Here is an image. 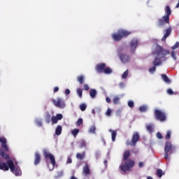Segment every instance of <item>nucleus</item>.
<instances>
[{"label": "nucleus", "instance_id": "1", "mask_svg": "<svg viewBox=\"0 0 179 179\" xmlns=\"http://www.w3.org/2000/svg\"><path fill=\"white\" fill-rule=\"evenodd\" d=\"M0 156L7 160L6 162H0V170H3V171H9V169L12 173H15V176H20L22 174V171H17V168L15 167V164L13 161L10 159L9 155L6 154L2 149L0 148Z\"/></svg>", "mask_w": 179, "mask_h": 179}, {"label": "nucleus", "instance_id": "2", "mask_svg": "<svg viewBox=\"0 0 179 179\" xmlns=\"http://www.w3.org/2000/svg\"><path fill=\"white\" fill-rule=\"evenodd\" d=\"M131 156V151L129 150H127L123 153V160H124V163L122 164L119 169L122 171L123 173H127V171H131V169L135 166V161L129 159V157Z\"/></svg>", "mask_w": 179, "mask_h": 179}, {"label": "nucleus", "instance_id": "3", "mask_svg": "<svg viewBox=\"0 0 179 179\" xmlns=\"http://www.w3.org/2000/svg\"><path fill=\"white\" fill-rule=\"evenodd\" d=\"M152 55H156L162 61H167V55H170V50L164 48L160 45H157L155 49L152 52Z\"/></svg>", "mask_w": 179, "mask_h": 179}, {"label": "nucleus", "instance_id": "4", "mask_svg": "<svg viewBox=\"0 0 179 179\" xmlns=\"http://www.w3.org/2000/svg\"><path fill=\"white\" fill-rule=\"evenodd\" d=\"M166 15L162 16V18L158 20V27L164 26L166 23L170 24V15H171V9L169 6H167L165 9Z\"/></svg>", "mask_w": 179, "mask_h": 179}, {"label": "nucleus", "instance_id": "5", "mask_svg": "<svg viewBox=\"0 0 179 179\" xmlns=\"http://www.w3.org/2000/svg\"><path fill=\"white\" fill-rule=\"evenodd\" d=\"M130 34H132V32L127 31L125 29H119L117 33L113 34L112 35V38L114 41H121L122 38H125V37H128Z\"/></svg>", "mask_w": 179, "mask_h": 179}, {"label": "nucleus", "instance_id": "6", "mask_svg": "<svg viewBox=\"0 0 179 179\" xmlns=\"http://www.w3.org/2000/svg\"><path fill=\"white\" fill-rule=\"evenodd\" d=\"M154 115L155 120H157V121H160L161 122H164V121L167 120V115L166 114V113L159 109L155 110Z\"/></svg>", "mask_w": 179, "mask_h": 179}, {"label": "nucleus", "instance_id": "7", "mask_svg": "<svg viewBox=\"0 0 179 179\" xmlns=\"http://www.w3.org/2000/svg\"><path fill=\"white\" fill-rule=\"evenodd\" d=\"M140 140L141 136L139 135V133L135 131L133 133L131 141H127V146H136V143H138V142H139Z\"/></svg>", "mask_w": 179, "mask_h": 179}, {"label": "nucleus", "instance_id": "8", "mask_svg": "<svg viewBox=\"0 0 179 179\" xmlns=\"http://www.w3.org/2000/svg\"><path fill=\"white\" fill-rule=\"evenodd\" d=\"M173 150H174V149L173 148V145H171V143L167 141L165 144L164 148V159H166V160H169V155H172Z\"/></svg>", "mask_w": 179, "mask_h": 179}, {"label": "nucleus", "instance_id": "9", "mask_svg": "<svg viewBox=\"0 0 179 179\" xmlns=\"http://www.w3.org/2000/svg\"><path fill=\"white\" fill-rule=\"evenodd\" d=\"M53 104L55 106V107H58V108H65V101L64 99L61 98H57V100L53 99L52 100Z\"/></svg>", "mask_w": 179, "mask_h": 179}, {"label": "nucleus", "instance_id": "10", "mask_svg": "<svg viewBox=\"0 0 179 179\" xmlns=\"http://www.w3.org/2000/svg\"><path fill=\"white\" fill-rule=\"evenodd\" d=\"M43 156H44L45 159H50V163L53 167L55 166V164H57V162H55V157H54V155H52V154H51L47 151H44Z\"/></svg>", "mask_w": 179, "mask_h": 179}, {"label": "nucleus", "instance_id": "11", "mask_svg": "<svg viewBox=\"0 0 179 179\" xmlns=\"http://www.w3.org/2000/svg\"><path fill=\"white\" fill-rule=\"evenodd\" d=\"M130 47L131 52L134 54V52H135V50H136V48L138 47V40L132 39L130 43Z\"/></svg>", "mask_w": 179, "mask_h": 179}, {"label": "nucleus", "instance_id": "12", "mask_svg": "<svg viewBox=\"0 0 179 179\" xmlns=\"http://www.w3.org/2000/svg\"><path fill=\"white\" fill-rule=\"evenodd\" d=\"M107 65L105 63L99 64L96 66V71L98 73H103L104 72V69Z\"/></svg>", "mask_w": 179, "mask_h": 179}, {"label": "nucleus", "instance_id": "13", "mask_svg": "<svg viewBox=\"0 0 179 179\" xmlns=\"http://www.w3.org/2000/svg\"><path fill=\"white\" fill-rule=\"evenodd\" d=\"M40 162H41V155L38 152H35L34 164L38 166V164H40Z\"/></svg>", "mask_w": 179, "mask_h": 179}, {"label": "nucleus", "instance_id": "14", "mask_svg": "<svg viewBox=\"0 0 179 179\" xmlns=\"http://www.w3.org/2000/svg\"><path fill=\"white\" fill-rule=\"evenodd\" d=\"M171 30H172L171 27H169V28L165 30V34L164 35V36L162 38V41H166L167 37H169V36H170V34H171Z\"/></svg>", "mask_w": 179, "mask_h": 179}, {"label": "nucleus", "instance_id": "15", "mask_svg": "<svg viewBox=\"0 0 179 179\" xmlns=\"http://www.w3.org/2000/svg\"><path fill=\"white\" fill-rule=\"evenodd\" d=\"M162 60H163V59H160L159 57L157 56L152 62V65L154 66H159L162 65Z\"/></svg>", "mask_w": 179, "mask_h": 179}, {"label": "nucleus", "instance_id": "16", "mask_svg": "<svg viewBox=\"0 0 179 179\" xmlns=\"http://www.w3.org/2000/svg\"><path fill=\"white\" fill-rule=\"evenodd\" d=\"M120 59H121L122 62H124V64L129 62V56L125 54H121L120 55Z\"/></svg>", "mask_w": 179, "mask_h": 179}, {"label": "nucleus", "instance_id": "17", "mask_svg": "<svg viewBox=\"0 0 179 179\" xmlns=\"http://www.w3.org/2000/svg\"><path fill=\"white\" fill-rule=\"evenodd\" d=\"M83 174H85L86 176H89V174H90V168L89 167L88 164H85L83 166Z\"/></svg>", "mask_w": 179, "mask_h": 179}, {"label": "nucleus", "instance_id": "18", "mask_svg": "<svg viewBox=\"0 0 179 179\" xmlns=\"http://www.w3.org/2000/svg\"><path fill=\"white\" fill-rule=\"evenodd\" d=\"M162 79L164 80L166 85H170L171 83V80L169 79V77L166 74H162L161 76Z\"/></svg>", "mask_w": 179, "mask_h": 179}, {"label": "nucleus", "instance_id": "19", "mask_svg": "<svg viewBox=\"0 0 179 179\" xmlns=\"http://www.w3.org/2000/svg\"><path fill=\"white\" fill-rule=\"evenodd\" d=\"M85 156H86L85 152H83L82 153H77L76 159H78V160H83V159H85Z\"/></svg>", "mask_w": 179, "mask_h": 179}, {"label": "nucleus", "instance_id": "20", "mask_svg": "<svg viewBox=\"0 0 179 179\" xmlns=\"http://www.w3.org/2000/svg\"><path fill=\"white\" fill-rule=\"evenodd\" d=\"M62 134V126L58 125L55 130V134L57 135V136H59Z\"/></svg>", "mask_w": 179, "mask_h": 179}, {"label": "nucleus", "instance_id": "21", "mask_svg": "<svg viewBox=\"0 0 179 179\" xmlns=\"http://www.w3.org/2000/svg\"><path fill=\"white\" fill-rule=\"evenodd\" d=\"M77 80L80 83V85H83V83H85V76H78L77 77Z\"/></svg>", "mask_w": 179, "mask_h": 179}, {"label": "nucleus", "instance_id": "22", "mask_svg": "<svg viewBox=\"0 0 179 179\" xmlns=\"http://www.w3.org/2000/svg\"><path fill=\"white\" fill-rule=\"evenodd\" d=\"M109 132H111V138L113 142H115V138H117V131L115 130H109Z\"/></svg>", "mask_w": 179, "mask_h": 179}, {"label": "nucleus", "instance_id": "23", "mask_svg": "<svg viewBox=\"0 0 179 179\" xmlns=\"http://www.w3.org/2000/svg\"><path fill=\"white\" fill-rule=\"evenodd\" d=\"M76 93H77L78 96L80 97V99H82V97L83 96V89L80 88V87L77 88Z\"/></svg>", "mask_w": 179, "mask_h": 179}, {"label": "nucleus", "instance_id": "24", "mask_svg": "<svg viewBox=\"0 0 179 179\" xmlns=\"http://www.w3.org/2000/svg\"><path fill=\"white\" fill-rule=\"evenodd\" d=\"M97 94V92L94 89H92L90 91V96L92 97V99H94L96 97V95Z\"/></svg>", "mask_w": 179, "mask_h": 179}, {"label": "nucleus", "instance_id": "25", "mask_svg": "<svg viewBox=\"0 0 179 179\" xmlns=\"http://www.w3.org/2000/svg\"><path fill=\"white\" fill-rule=\"evenodd\" d=\"M157 176L159 178H162V177H163V176H164V172H163V170H162V169H157Z\"/></svg>", "mask_w": 179, "mask_h": 179}, {"label": "nucleus", "instance_id": "26", "mask_svg": "<svg viewBox=\"0 0 179 179\" xmlns=\"http://www.w3.org/2000/svg\"><path fill=\"white\" fill-rule=\"evenodd\" d=\"M146 129L147 131H148V132H150V134H152V132H153V125L152 124L147 125Z\"/></svg>", "mask_w": 179, "mask_h": 179}, {"label": "nucleus", "instance_id": "27", "mask_svg": "<svg viewBox=\"0 0 179 179\" xmlns=\"http://www.w3.org/2000/svg\"><path fill=\"white\" fill-rule=\"evenodd\" d=\"M103 72L104 73L110 74L113 73V70L110 69V67H107V68L105 67Z\"/></svg>", "mask_w": 179, "mask_h": 179}, {"label": "nucleus", "instance_id": "28", "mask_svg": "<svg viewBox=\"0 0 179 179\" xmlns=\"http://www.w3.org/2000/svg\"><path fill=\"white\" fill-rule=\"evenodd\" d=\"M147 110H148V108L145 106L139 107V111H141V113H146Z\"/></svg>", "mask_w": 179, "mask_h": 179}, {"label": "nucleus", "instance_id": "29", "mask_svg": "<svg viewBox=\"0 0 179 179\" xmlns=\"http://www.w3.org/2000/svg\"><path fill=\"white\" fill-rule=\"evenodd\" d=\"M113 104H120V97L119 96H115L113 98Z\"/></svg>", "mask_w": 179, "mask_h": 179}, {"label": "nucleus", "instance_id": "30", "mask_svg": "<svg viewBox=\"0 0 179 179\" xmlns=\"http://www.w3.org/2000/svg\"><path fill=\"white\" fill-rule=\"evenodd\" d=\"M71 134L73 136L76 137L78 136V134H79V129H74L72 131Z\"/></svg>", "mask_w": 179, "mask_h": 179}, {"label": "nucleus", "instance_id": "31", "mask_svg": "<svg viewBox=\"0 0 179 179\" xmlns=\"http://www.w3.org/2000/svg\"><path fill=\"white\" fill-rule=\"evenodd\" d=\"M80 148H86V141L85 140H81L80 142Z\"/></svg>", "mask_w": 179, "mask_h": 179}, {"label": "nucleus", "instance_id": "32", "mask_svg": "<svg viewBox=\"0 0 179 179\" xmlns=\"http://www.w3.org/2000/svg\"><path fill=\"white\" fill-rule=\"evenodd\" d=\"M129 73V71L126 70V71L123 73V74H122V79H127V78Z\"/></svg>", "mask_w": 179, "mask_h": 179}, {"label": "nucleus", "instance_id": "33", "mask_svg": "<svg viewBox=\"0 0 179 179\" xmlns=\"http://www.w3.org/2000/svg\"><path fill=\"white\" fill-rule=\"evenodd\" d=\"M1 148L3 149L4 152H8L9 150V148H8V145L6 143L1 144Z\"/></svg>", "mask_w": 179, "mask_h": 179}, {"label": "nucleus", "instance_id": "34", "mask_svg": "<svg viewBox=\"0 0 179 179\" xmlns=\"http://www.w3.org/2000/svg\"><path fill=\"white\" fill-rule=\"evenodd\" d=\"M90 134H96V126H92L90 128Z\"/></svg>", "mask_w": 179, "mask_h": 179}, {"label": "nucleus", "instance_id": "35", "mask_svg": "<svg viewBox=\"0 0 179 179\" xmlns=\"http://www.w3.org/2000/svg\"><path fill=\"white\" fill-rule=\"evenodd\" d=\"M165 138L167 140H169V139H170V138H171V131H170V130L167 131Z\"/></svg>", "mask_w": 179, "mask_h": 179}, {"label": "nucleus", "instance_id": "36", "mask_svg": "<svg viewBox=\"0 0 179 179\" xmlns=\"http://www.w3.org/2000/svg\"><path fill=\"white\" fill-rule=\"evenodd\" d=\"M87 106L85 103H82L80 105V109L81 110V111H85V110H86L87 108Z\"/></svg>", "mask_w": 179, "mask_h": 179}, {"label": "nucleus", "instance_id": "37", "mask_svg": "<svg viewBox=\"0 0 179 179\" xmlns=\"http://www.w3.org/2000/svg\"><path fill=\"white\" fill-rule=\"evenodd\" d=\"M171 57L174 59V61H177V57L176 56V52L171 51Z\"/></svg>", "mask_w": 179, "mask_h": 179}, {"label": "nucleus", "instance_id": "38", "mask_svg": "<svg viewBox=\"0 0 179 179\" xmlns=\"http://www.w3.org/2000/svg\"><path fill=\"white\" fill-rule=\"evenodd\" d=\"M62 176H64L63 171H60L57 173V178H61V177H62Z\"/></svg>", "mask_w": 179, "mask_h": 179}, {"label": "nucleus", "instance_id": "39", "mask_svg": "<svg viewBox=\"0 0 179 179\" xmlns=\"http://www.w3.org/2000/svg\"><path fill=\"white\" fill-rule=\"evenodd\" d=\"M149 72L150 73H155V72H156V66H153L152 67L150 68Z\"/></svg>", "mask_w": 179, "mask_h": 179}, {"label": "nucleus", "instance_id": "40", "mask_svg": "<svg viewBox=\"0 0 179 179\" xmlns=\"http://www.w3.org/2000/svg\"><path fill=\"white\" fill-rule=\"evenodd\" d=\"M58 119L56 117V116H52V124H57L58 123Z\"/></svg>", "mask_w": 179, "mask_h": 179}, {"label": "nucleus", "instance_id": "41", "mask_svg": "<svg viewBox=\"0 0 179 179\" xmlns=\"http://www.w3.org/2000/svg\"><path fill=\"white\" fill-rule=\"evenodd\" d=\"M77 127H80V125H82V124H83V119L82 118H79L77 121Z\"/></svg>", "mask_w": 179, "mask_h": 179}, {"label": "nucleus", "instance_id": "42", "mask_svg": "<svg viewBox=\"0 0 179 179\" xmlns=\"http://www.w3.org/2000/svg\"><path fill=\"white\" fill-rule=\"evenodd\" d=\"M35 123L36 124V125L38 127H43V122H41V120H36L35 121Z\"/></svg>", "mask_w": 179, "mask_h": 179}, {"label": "nucleus", "instance_id": "43", "mask_svg": "<svg viewBox=\"0 0 179 179\" xmlns=\"http://www.w3.org/2000/svg\"><path fill=\"white\" fill-rule=\"evenodd\" d=\"M128 106L130 107V108H134V107H135V103L132 101H129Z\"/></svg>", "mask_w": 179, "mask_h": 179}, {"label": "nucleus", "instance_id": "44", "mask_svg": "<svg viewBox=\"0 0 179 179\" xmlns=\"http://www.w3.org/2000/svg\"><path fill=\"white\" fill-rule=\"evenodd\" d=\"M56 117L57 119L60 121V120H62V118H64V116L62 115V114L61 113H58L57 115H56Z\"/></svg>", "mask_w": 179, "mask_h": 179}, {"label": "nucleus", "instance_id": "45", "mask_svg": "<svg viewBox=\"0 0 179 179\" xmlns=\"http://www.w3.org/2000/svg\"><path fill=\"white\" fill-rule=\"evenodd\" d=\"M178 47H179V43L176 42L175 43V45L173 46H172L171 49L172 50H177V48H178Z\"/></svg>", "mask_w": 179, "mask_h": 179}, {"label": "nucleus", "instance_id": "46", "mask_svg": "<svg viewBox=\"0 0 179 179\" xmlns=\"http://www.w3.org/2000/svg\"><path fill=\"white\" fill-rule=\"evenodd\" d=\"M111 113H112V110L110 108H108L106 113V115L108 116V117H110V115H111Z\"/></svg>", "mask_w": 179, "mask_h": 179}, {"label": "nucleus", "instance_id": "47", "mask_svg": "<svg viewBox=\"0 0 179 179\" xmlns=\"http://www.w3.org/2000/svg\"><path fill=\"white\" fill-rule=\"evenodd\" d=\"M157 137L158 138V139H163V136L162 135V133H160V132L157 133Z\"/></svg>", "mask_w": 179, "mask_h": 179}, {"label": "nucleus", "instance_id": "48", "mask_svg": "<svg viewBox=\"0 0 179 179\" xmlns=\"http://www.w3.org/2000/svg\"><path fill=\"white\" fill-rule=\"evenodd\" d=\"M0 142H1V145L3 144V143H6V138H0Z\"/></svg>", "mask_w": 179, "mask_h": 179}, {"label": "nucleus", "instance_id": "49", "mask_svg": "<svg viewBox=\"0 0 179 179\" xmlns=\"http://www.w3.org/2000/svg\"><path fill=\"white\" fill-rule=\"evenodd\" d=\"M167 93L168 94H174V92L171 89H168Z\"/></svg>", "mask_w": 179, "mask_h": 179}, {"label": "nucleus", "instance_id": "50", "mask_svg": "<svg viewBox=\"0 0 179 179\" xmlns=\"http://www.w3.org/2000/svg\"><path fill=\"white\" fill-rule=\"evenodd\" d=\"M90 89V87H89V85L87 84H85L84 85V90H89Z\"/></svg>", "mask_w": 179, "mask_h": 179}, {"label": "nucleus", "instance_id": "51", "mask_svg": "<svg viewBox=\"0 0 179 179\" xmlns=\"http://www.w3.org/2000/svg\"><path fill=\"white\" fill-rule=\"evenodd\" d=\"M67 164H71L72 163V158L69 157L66 161Z\"/></svg>", "mask_w": 179, "mask_h": 179}, {"label": "nucleus", "instance_id": "52", "mask_svg": "<svg viewBox=\"0 0 179 179\" xmlns=\"http://www.w3.org/2000/svg\"><path fill=\"white\" fill-rule=\"evenodd\" d=\"M65 94H71V90H69V89H66L65 90Z\"/></svg>", "mask_w": 179, "mask_h": 179}, {"label": "nucleus", "instance_id": "53", "mask_svg": "<svg viewBox=\"0 0 179 179\" xmlns=\"http://www.w3.org/2000/svg\"><path fill=\"white\" fill-rule=\"evenodd\" d=\"M59 90V87H55V88H54V92L55 93H57V92H58Z\"/></svg>", "mask_w": 179, "mask_h": 179}, {"label": "nucleus", "instance_id": "54", "mask_svg": "<svg viewBox=\"0 0 179 179\" xmlns=\"http://www.w3.org/2000/svg\"><path fill=\"white\" fill-rule=\"evenodd\" d=\"M106 103H111V99H110V97H106Z\"/></svg>", "mask_w": 179, "mask_h": 179}, {"label": "nucleus", "instance_id": "55", "mask_svg": "<svg viewBox=\"0 0 179 179\" xmlns=\"http://www.w3.org/2000/svg\"><path fill=\"white\" fill-rule=\"evenodd\" d=\"M138 167H140V168L143 167V162H139L138 163Z\"/></svg>", "mask_w": 179, "mask_h": 179}, {"label": "nucleus", "instance_id": "56", "mask_svg": "<svg viewBox=\"0 0 179 179\" xmlns=\"http://www.w3.org/2000/svg\"><path fill=\"white\" fill-rule=\"evenodd\" d=\"M92 114H96V110H95L94 109H93V110H92Z\"/></svg>", "mask_w": 179, "mask_h": 179}, {"label": "nucleus", "instance_id": "57", "mask_svg": "<svg viewBox=\"0 0 179 179\" xmlns=\"http://www.w3.org/2000/svg\"><path fill=\"white\" fill-rule=\"evenodd\" d=\"M71 179H78V178H76V177H75V176H72V177L71 178Z\"/></svg>", "mask_w": 179, "mask_h": 179}, {"label": "nucleus", "instance_id": "58", "mask_svg": "<svg viewBox=\"0 0 179 179\" xmlns=\"http://www.w3.org/2000/svg\"><path fill=\"white\" fill-rule=\"evenodd\" d=\"M147 179H153V178H152V176H148Z\"/></svg>", "mask_w": 179, "mask_h": 179}, {"label": "nucleus", "instance_id": "59", "mask_svg": "<svg viewBox=\"0 0 179 179\" xmlns=\"http://www.w3.org/2000/svg\"><path fill=\"white\" fill-rule=\"evenodd\" d=\"M104 145H106V141L103 140Z\"/></svg>", "mask_w": 179, "mask_h": 179}, {"label": "nucleus", "instance_id": "60", "mask_svg": "<svg viewBox=\"0 0 179 179\" xmlns=\"http://www.w3.org/2000/svg\"><path fill=\"white\" fill-rule=\"evenodd\" d=\"M124 173H125V172H122V174H124Z\"/></svg>", "mask_w": 179, "mask_h": 179}, {"label": "nucleus", "instance_id": "61", "mask_svg": "<svg viewBox=\"0 0 179 179\" xmlns=\"http://www.w3.org/2000/svg\"><path fill=\"white\" fill-rule=\"evenodd\" d=\"M120 85H122V83H121Z\"/></svg>", "mask_w": 179, "mask_h": 179}]
</instances>
